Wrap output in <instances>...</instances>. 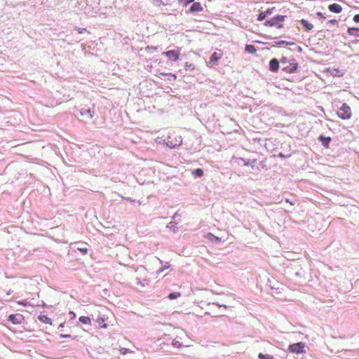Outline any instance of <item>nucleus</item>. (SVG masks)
<instances>
[{
  "instance_id": "nucleus-1",
  "label": "nucleus",
  "mask_w": 359,
  "mask_h": 359,
  "mask_svg": "<svg viewBox=\"0 0 359 359\" xmlns=\"http://www.w3.org/2000/svg\"><path fill=\"white\" fill-rule=\"evenodd\" d=\"M165 141L166 145L169 148H175L182 144V137L176 132L172 131L169 133Z\"/></svg>"
},
{
  "instance_id": "nucleus-2",
  "label": "nucleus",
  "mask_w": 359,
  "mask_h": 359,
  "mask_svg": "<svg viewBox=\"0 0 359 359\" xmlns=\"http://www.w3.org/2000/svg\"><path fill=\"white\" fill-rule=\"evenodd\" d=\"M285 15H276V17L266 20L264 22V25L268 27H276L278 29H282L284 27L283 22L285 19Z\"/></svg>"
},
{
  "instance_id": "nucleus-3",
  "label": "nucleus",
  "mask_w": 359,
  "mask_h": 359,
  "mask_svg": "<svg viewBox=\"0 0 359 359\" xmlns=\"http://www.w3.org/2000/svg\"><path fill=\"white\" fill-rule=\"evenodd\" d=\"M351 108L346 103L343 104L337 111L339 117L344 120L349 119L351 117Z\"/></svg>"
},
{
  "instance_id": "nucleus-4",
  "label": "nucleus",
  "mask_w": 359,
  "mask_h": 359,
  "mask_svg": "<svg viewBox=\"0 0 359 359\" xmlns=\"http://www.w3.org/2000/svg\"><path fill=\"white\" fill-rule=\"evenodd\" d=\"M209 305L211 306V308L209 311L206 312V313L208 315H210L213 317H219V316H222V313H219L216 311L217 309H218L221 307H224V309L227 308V306H226L224 304H216L215 303H212V304H210Z\"/></svg>"
},
{
  "instance_id": "nucleus-5",
  "label": "nucleus",
  "mask_w": 359,
  "mask_h": 359,
  "mask_svg": "<svg viewBox=\"0 0 359 359\" xmlns=\"http://www.w3.org/2000/svg\"><path fill=\"white\" fill-rule=\"evenodd\" d=\"M223 55V53L222 50H219V53L215 52L212 54L210 57L209 62L208 63L210 67H213L218 64L219 60L222 58Z\"/></svg>"
},
{
  "instance_id": "nucleus-6",
  "label": "nucleus",
  "mask_w": 359,
  "mask_h": 359,
  "mask_svg": "<svg viewBox=\"0 0 359 359\" xmlns=\"http://www.w3.org/2000/svg\"><path fill=\"white\" fill-rule=\"evenodd\" d=\"M305 347V344L303 342H299L297 344H293L289 346L288 350L291 353H304V348Z\"/></svg>"
},
{
  "instance_id": "nucleus-7",
  "label": "nucleus",
  "mask_w": 359,
  "mask_h": 359,
  "mask_svg": "<svg viewBox=\"0 0 359 359\" xmlns=\"http://www.w3.org/2000/svg\"><path fill=\"white\" fill-rule=\"evenodd\" d=\"M8 320L13 325H20L25 320V318L20 313L11 314L8 316Z\"/></svg>"
},
{
  "instance_id": "nucleus-8",
  "label": "nucleus",
  "mask_w": 359,
  "mask_h": 359,
  "mask_svg": "<svg viewBox=\"0 0 359 359\" xmlns=\"http://www.w3.org/2000/svg\"><path fill=\"white\" fill-rule=\"evenodd\" d=\"M163 55H166V57L170 60L177 61L180 58V51H176V50H172L163 52Z\"/></svg>"
},
{
  "instance_id": "nucleus-9",
  "label": "nucleus",
  "mask_w": 359,
  "mask_h": 359,
  "mask_svg": "<svg viewBox=\"0 0 359 359\" xmlns=\"http://www.w3.org/2000/svg\"><path fill=\"white\" fill-rule=\"evenodd\" d=\"M269 69L271 72H277L279 69V62L277 59L273 58L269 62Z\"/></svg>"
},
{
  "instance_id": "nucleus-10",
  "label": "nucleus",
  "mask_w": 359,
  "mask_h": 359,
  "mask_svg": "<svg viewBox=\"0 0 359 359\" xmlns=\"http://www.w3.org/2000/svg\"><path fill=\"white\" fill-rule=\"evenodd\" d=\"M274 9V8H269V9H267L266 11H263V12H261L259 15H258V17H257V20L259 21H262L264 19H265V18L268 15H271L272 13V11Z\"/></svg>"
},
{
  "instance_id": "nucleus-11",
  "label": "nucleus",
  "mask_w": 359,
  "mask_h": 359,
  "mask_svg": "<svg viewBox=\"0 0 359 359\" xmlns=\"http://www.w3.org/2000/svg\"><path fill=\"white\" fill-rule=\"evenodd\" d=\"M318 140L321 142L322 144L325 147L328 148L330 142L331 141V137H324L323 135H320Z\"/></svg>"
},
{
  "instance_id": "nucleus-12",
  "label": "nucleus",
  "mask_w": 359,
  "mask_h": 359,
  "mask_svg": "<svg viewBox=\"0 0 359 359\" xmlns=\"http://www.w3.org/2000/svg\"><path fill=\"white\" fill-rule=\"evenodd\" d=\"M38 319L43 323L52 325V320L46 315L41 314L38 316Z\"/></svg>"
},
{
  "instance_id": "nucleus-13",
  "label": "nucleus",
  "mask_w": 359,
  "mask_h": 359,
  "mask_svg": "<svg viewBox=\"0 0 359 359\" xmlns=\"http://www.w3.org/2000/svg\"><path fill=\"white\" fill-rule=\"evenodd\" d=\"M329 10L331 12H333L335 13H339L341 11L342 8L340 5L337 4H333L329 6Z\"/></svg>"
},
{
  "instance_id": "nucleus-14",
  "label": "nucleus",
  "mask_w": 359,
  "mask_h": 359,
  "mask_svg": "<svg viewBox=\"0 0 359 359\" xmlns=\"http://www.w3.org/2000/svg\"><path fill=\"white\" fill-rule=\"evenodd\" d=\"M191 175L195 177H202L204 175L203 170L201 168H197L191 170Z\"/></svg>"
},
{
  "instance_id": "nucleus-15",
  "label": "nucleus",
  "mask_w": 359,
  "mask_h": 359,
  "mask_svg": "<svg viewBox=\"0 0 359 359\" xmlns=\"http://www.w3.org/2000/svg\"><path fill=\"white\" fill-rule=\"evenodd\" d=\"M203 10V8L199 2L194 3L190 8V11L192 13L199 12Z\"/></svg>"
},
{
  "instance_id": "nucleus-16",
  "label": "nucleus",
  "mask_w": 359,
  "mask_h": 359,
  "mask_svg": "<svg viewBox=\"0 0 359 359\" xmlns=\"http://www.w3.org/2000/svg\"><path fill=\"white\" fill-rule=\"evenodd\" d=\"M300 22L307 32L311 30L313 28V25L304 19L301 20Z\"/></svg>"
},
{
  "instance_id": "nucleus-17",
  "label": "nucleus",
  "mask_w": 359,
  "mask_h": 359,
  "mask_svg": "<svg viewBox=\"0 0 359 359\" xmlns=\"http://www.w3.org/2000/svg\"><path fill=\"white\" fill-rule=\"evenodd\" d=\"M347 32L349 35H351V36H353L355 37H359V28L350 27L348 29Z\"/></svg>"
},
{
  "instance_id": "nucleus-18",
  "label": "nucleus",
  "mask_w": 359,
  "mask_h": 359,
  "mask_svg": "<svg viewBox=\"0 0 359 359\" xmlns=\"http://www.w3.org/2000/svg\"><path fill=\"white\" fill-rule=\"evenodd\" d=\"M96 323L98 325L99 328H106L107 325L104 323V318L99 317L96 319Z\"/></svg>"
},
{
  "instance_id": "nucleus-19",
  "label": "nucleus",
  "mask_w": 359,
  "mask_h": 359,
  "mask_svg": "<svg viewBox=\"0 0 359 359\" xmlns=\"http://www.w3.org/2000/svg\"><path fill=\"white\" fill-rule=\"evenodd\" d=\"M245 51L251 54H255L256 53L257 50L255 46L248 44L245 46Z\"/></svg>"
},
{
  "instance_id": "nucleus-20",
  "label": "nucleus",
  "mask_w": 359,
  "mask_h": 359,
  "mask_svg": "<svg viewBox=\"0 0 359 359\" xmlns=\"http://www.w3.org/2000/svg\"><path fill=\"white\" fill-rule=\"evenodd\" d=\"M79 321L83 324H86V325H90L91 323V320L89 317L88 316H81L79 318Z\"/></svg>"
},
{
  "instance_id": "nucleus-21",
  "label": "nucleus",
  "mask_w": 359,
  "mask_h": 359,
  "mask_svg": "<svg viewBox=\"0 0 359 359\" xmlns=\"http://www.w3.org/2000/svg\"><path fill=\"white\" fill-rule=\"evenodd\" d=\"M143 280H144V282H146V284L142 282L141 280L138 278L135 279L136 284L137 285H139L140 287H145L146 285H148V280L144 279Z\"/></svg>"
},
{
  "instance_id": "nucleus-22",
  "label": "nucleus",
  "mask_w": 359,
  "mask_h": 359,
  "mask_svg": "<svg viewBox=\"0 0 359 359\" xmlns=\"http://www.w3.org/2000/svg\"><path fill=\"white\" fill-rule=\"evenodd\" d=\"M184 68L186 70H194L195 69V65L189 62H186L184 65Z\"/></svg>"
},
{
  "instance_id": "nucleus-23",
  "label": "nucleus",
  "mask_w": 359,
  "mask_h": 359,
  "mask_svg": "<svg viewBox=\"0 0 359 359\" xmlns=\"http://www.w3.org/2000/svg\"><path fill=\"white\" fill-rule=\"evenodd\" d=\"M172 344L177 348H180L182 346V344L180 341L177 340V339H173Z\"/></svg>"
},
{
  "instance_id": "nucleus-24",
  "label": "nucleus",
  "mask_w": 359,
  "mask_h": 359,
  "mask_svg": "<svg viewBox=\"0 0 359 359\" xmlns=\"http://www.w3.org/2000/svg\"><path fill=\"white\" fill-rule=\"evenodd\" d=\"M258 357L259 359H274V357L271 355H264L263 353H259Z\"/></svg>"
},
{
  "instance_id": "nucleus-25",
  "label": "nucleus",
  "mask_w": 359,
  "mask_h": 359,
  "mask_svg": "<svg viewBox=\"0 0 359 359\" xmlns=\"http://www.w3.org/2000/svg\"><path fill=\"white\" fill-rule=\"evenodd\" d=\"M85 114H88L89 115L90 118L93 117V113L91 111L90 109H81V114L84 115Z\"/></svg>"
},
{
  "instance_id": "nucleus-26",
  "label": "nucleus",
  "mask_w": 359,
  "mask_h": 359,
  "mask_svg": "<svg viewBox=\"0 0 359 359\" xmlns=\"http://www.w3.org/2000/svg\"><path fill=\"white\" fill-rule=\"evenodd\" d=\"M256 163H257V160H253L252 161L245 162L244 165L245 166H250L252 169H255Z\"/></svg>"
},
{
  "instance_id": "nucleus-27",
  "label": "nucleus",
  "mask_w": 359,
  "mask_h": 359,
  "mask_svg": "<svg viewBox=\"0 0 359 359\" xmlns=\"http://www.w3.org/2000/svg\"><path fill=\"white\" fill-rule=\"evenodd\" d=\"M181 296V294L180 292H172L170 293L168 295V298L170 299H174Z\"/></svg>"
},
{
  "instance_id": "nucleus-28",
  "label": "nucleus",
  "mask_w": 359,
  "mask_h": 359,
  "mask_svg": "<svg viewBox=\"0 0 359 359\" xmlns=\"http://www.w3.org/2000/svg\"><path fill=\"white\" fill-rule=\"evenodd\" d=\"M120 352L123 355H126V354H127L128 353H133L132 351H130L128 348H121L120 349Z\"/></svg>"
},
{
  "instance_id": "nucleus-29",
  "label": "nucleus",
  "mask_w": 359,
  "mask_h": 359,
  "mask_svg": "<svg viewBox=\"0 0 359 359\" xmlns=\"http://www.w3.org/2000/svg\"><path fill=\"white\" fill-rule=\"evenodd\" d=\"M17 304L19 305L23 306H27L29 305V302L26 300L18 301Z\"/></svg>"
},
{
  "instance_id": "nucleus-30",
  "label": "nucleus",
  "mask_w": 359,
  "mask_h": 359,
  "mask_svg": "<svg viewBox=\"0 0 359 359\" xmlns=\"http://www.w3.org/2000/svg\"><path fill=\"white\" fill-rule=\"evenodd\" d=\"M78 250L81 252L83 254H86L88 250L87 248H78Z\"/></svg>"
},
{
  "instance_id": "nucleus-31",
  "label": "nucleus",
  "mask_w": 359,
  "mask_h": 359,
  "mask_svg": "<svg viewBox=\"0 0 359 359\" xmlns=\"http://www.w3.org/2000/svg\"><path fill=\"white\" fill-rule=\"evenodd\" d=\"M292 65V67H291L290 69L288 71L290 73L294 72L297 69V64L295 63Z\"/></svg>"
},
{
  "instance_id": "nucleus-32",
  "label": "nucleus",
  "mask_w": 359,
  "mask_h": 359,
  "mask_svg": "<svg viewBox=\"0 0 359 359\" xmlns=\"http://www.w3.org/2000/svg\"><path fill=\"white\" fill-rule=\"evenodd\" d=\"M61 338H72V339H76V337H72V335L70 334H60V336Z\"/></svg>"
},
{
  "instance_id": "nucleus-33",
  "label": "nucleus",
  "mask_w": 359,
  "mask_h": 359,
  "mask_svg": "<svg viewBox=\"0 0 359 359\" xmlns=\"http://www.w3.org/2000/svg\"><path fill=\"white\" fill-rule=\"evenodd\" d=\"M168 76L170 77L169 79H172V81H175L177 79V76L174 74H168Z\"/></svg>"
},
{
  "instance_id": "nucleus-34",
  "label": "nucleus",
  "mask_w": 359,
  "mask_h": 359,
  "mask_svg": "<svg viewBox=\"0 0 359 359\" xmlns=\"http://www.w3.org/2000/svg\"><path fill=\"white\" fill-rule=\"evenodd\" d=\"M316 15L321 19H325V16L321 12H317Z\"/></svg>"
},
{
  "instance_id": "nucleus-35",
  "label": "nucleus",
  "mask_w": 359,
  "mask_h": 359,
  "mask_svg": "<svg viewBox=\"0 0 359 359\" xmlns=\"http://www.w3.org/2000/svg\"><path fill=\"white\" fill-rule=\"evenodd\" d=\"M353 21L355 22L359 23V14L355 15L353 17Z\"/></svg>"
},
{
  "instance_id": "nucleus-36",
  "label": "nucleus",
  "mask_w": 359,
  "mask_h": 359,
  "mask_svg": "<svg viewBox=\"0 0 359 359\" xmlns=\"http://www.w3.org/2000/svg\"><path fill=\"white\" fill-rule=\"evenodd\" d=\"M328 23L335 25L338 24V21L337 20H330L328 21Z\"/></svg>"
},
{
  "instance_id": "nucleus-37",
  "label": "nucleus",
  "mask_w": 359,
  "mask_h": 359,
  "mask_svg": "<svg viewBox=\"0 0 359 359\" xmlns=\"http://www.w3.org/2000/svg\"><path fill=\"white\" fill-rule=\"evenodd\" d=\"M215 236H214L212 233H209L207 234V236H205L207 238H209V239H212V238H214Z\"/></svg>"
},
{
  "instance_id": "nucleus-38",
  "label": "nucleus",
  "mask_w": 359,
  "mask_h": 359,
  "mask_svg": "<svg viewBox=\"0 0 359 359\" xmlns=\"http://www.w3.org/2000/svg\"><path fill=\"white\" fill-rule=\"evenodd\" d=\"M168 267H169L168 266H165V267H164L163 269H161V270L158 271H157V273H161V272H162L164 269H168Z\"/></svg>"
},
{
  "instance_id": "nucleus-39",
  "label": "nucleus",
  "mask_w": 359,
  "mask_h": 359,
  "mask_svg": "<svg viewBox=\"0 0 359 359\" xmlns=\"http://www.w3.org/2000/svg\"><path fill=\"white\" fill-rule=\"evenodd\" d=\"M214 239L217 241V242H220L221 241V238L217 237V236H215Z\"/></svg>"
},
{
  "instance_id": "nucleus-40",
  "label": "nucleus",
  "mask_w": 359,
  "mask_h": 359,
  "mask_svg": "<svg viewBox=\"0 0 359 359\" xmlns=\"http://www.w3.org/2000/svg\"><path fill=\"white\" fill-rule=\"evenodd\" d=\"M259 165L261 166L262 168H265V165H264V162H260Z\"/></svg>"
},
{
  "instance_id": "nucleus-41",
  "label": "nucleus",
  "mask_w": 359,
  "mask_h": 359,
  "mask_svg": "<svg viewBox=\"0 0 359 359\" xmlns=\"http://www.w3.org/2000/svg\"><path fill=\"white\" fill-rule=\"evenodd\" d=\"M65 326V323H61L60 325H59V327H64Z\"/></svg>"
},
{
  "instance_id": "nucleus-42",
  "label": "nucleus",
  "mask_w": 359,
  "mask_h": 359,
  "mask_svg": "<svg viewBox=\"0 0 359 359\" xmlns=\"http://www.w3.org/2000/svg\"><path fill=\"white\" fill-rule=\"evenodd\" d=\"M168 74L167 73H160V75L161 76H168Z\"/></svg>"
},
{
  "instance_id": "nucleus-43",
  "label": "nucleus",
  "mask_w": 359,
  "mask_h": 359,
  "mask_svg": "<svg viewBox=\"0 0 359 359\" xmlns=\"http://www.w3.org/2000/svg\"><path fill=\"white\" fill-rule=\"evenodd\" d=\"M344 74L343 72H341L340 74H338V76H342Z\"/></svg>"
}]
</instances>
